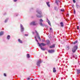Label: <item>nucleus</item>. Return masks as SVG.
Segmentation results:
<instances>
[{
	"label": "nucleus",
	"instance_id": "obj_1",
	"mask_svg": "<svg viewBox=\"0 0 80 80\" xmlns=\"http://www.w3.org/2000/svg\"><path fill=\"white\" fill-rule=\"evenodd\" d=\"M35 32L36 33V37H35V38L36 39V41H37V42H38V46L39 47H40V43H39L38 42V40H37V39L36 37H37L38 38L39 40H40V36L38 35V32H37V31H35Z\"/></svg>",
	"mask_w": 80,
	"mask_h": 80
},
{
	"label": "nucleus",
	"instance_id": "obj_2",
	"mask_svg": "<svg viewBox=\"0 0 80 80\" xmlns=\"http://www.w3.org/2000/svg\"><path fill=\"white\" fill-rule=\"evenodd\" d=\"M46 44L44 43H41L40 44L41 49L42 50L44 51L45 50V48H44V46H45Z\"/></svg>",
	"mask_w": 80,
	"mask_h": 80
},
{
	"label": "nucleus",
	"instance_id": "obj_3",
	"mask_svg": "<svg viewBox=\"0 0 80 80\" xmlns=\"http://www.w3.org/2000/svg\"><path fill=\"white\" fill-rule=\"evenodd\" d=\"M36 12L37 13L36 15L37 17L40 18V9H37L36 10Z\"/></svg>",
	"mask_w": 80,
	"mask_h": 80
},
{
	"label": "nucleus",
	"instance_id": "obj_4",
	"mask_svg": "<svg viewBox=\"0 0 80 80\" xmlns=\"http://www.w3.org/2000/svg\"><path fill=\"white\" fill-rule=\"evenodd\" d=\"M77 49H78V46H74L72 48V51L73 53H75Z\"/></svg>",
	"mask_w": 80,
	"mask_h": 80
},
{
	"label": "nucleus",
	"instance_id": "obj_5",
	"mask_svg": "<svg viewBox=\"0 0 80 80\" xmlns=\"http://www.w3.org/2000/svg\"><path fill=\"white\" fill-rule=\"evenodd\" d=\"M36 64L38 67H40V60H38Z\"/></svg>",
	"mask_w": 80,
	"mask_h": 80
},
{
	"label": "nucleus",
	"instance_id": "obj_6",
	"mask_svg": "<svg viewBox=\"0 0 80 80\" xmlns=\"http://www.w3.org/2000/svg\"><path fill=\"white\" fill-rule=\"evenodd\" d=\"M20 28L21 31L22 32H23V31H24V28L23 27V25H22V24L20 25Z\"/></svg>",
	"mask_w": 80,
	"mask_h": 80
},
{
	"label": "nucleus",
	"instance_id": "obj_7",
	"mask_svg": "<svg viewBox=\"0 0 80 80\" xmlns=\"http://www.w3.org/2000/svg\"><path fill=\"white\" fill-rule=\"evenodd\" d=\"M30 25H36V23H35V22L33 21L30 23Z\"/></svg>",
	"mask_w": 80,
	"mask_h": 80
},
{
	"label": "nucleus",
	"instance_id": "obj_8",
	"mask_svg": "<svg viewBox=\"0 0 80 80\" xmlns=\"http://www.w3.org/2000/svg\"><path fill=\"white\" fill-rule=\"evenodd\" d=\"M48 52H49V53H52L55 52V51L53 50H49L48 51Z\"/></svg>",
	"mask_w": 80,
	"mask_h": 80
},
{
	"label": "nucleus",
	"instance_id": "obj_9",
	"mask_svg": "<svg viewBox=\"0 0 80 80\" xmlns=\"http://www.w3.org/2000/svg\"><path fill=\"white\" fill-rule=\"evenodd\" d=\"M47 22H48V24L50 25V26H51V23H50V21L48 20V19H47Z\"/></svg>",
	"mask_w": 80,
	"mask_h": 80
},
{
	"label": "nucleus",
	"instance_id": "obj_10",
	"mask_svg": "<svg viewBox=\"0 0 80 80\" xmlns=\"http://www.w3.org/2000/svg\"><path fill=\"white\" fill-rule=\"evenodd\" d=\"M40 26H41V27H43L45 26L44 24H43L42 23V22H40Z\"/></svg>",
	"mask_w": 80,
	"mask_h": 80
},
{
	"label": "nucleus",
	"instance_id": "obj_11",
	"mask_svg": "<svg viewBox=\"0 0 80 80\" xmlns=\"http://www.w3.org/2000/svg\"><path fill=\"white\" fill-rule=\"evenodd\" d=\"M3 31H2L1 32H0V36L3 35Z\"/></svg>",
	"mask_w": 80,
	"mask_h": 80
},
{
	"label": "nucleus",
	"instance_id": "obj_12",
	"mask_svg": "<svg viewBox=\"0 0 80 80\" xmlns=\"http://www.w3.org/2000/svg\"><path fill=\"white\" fill-rule=\"evenodd\" d=\"M78 74H79L80 73V69H77Z\"/></svg>",
	"mask_w": 80,
	"mask_h": 80
},
{
	"label": "nucleus",
	"instance_id": "obj_13",
	"mask_svg": "<svg viewBox=\"0 0 80 80\" xmlns=\"http://www.w3.org/2000/svg\"><path fill=\"white\" fill-rule=\"evenodd\" d=\"M55 48V44H53L52 46H51L50 47V48Z\"/></svg>",
	"mask_w": 80,
	"mask_h": 80
},
{
	"label": "nucleus",
	"instance_id": "obj_14",
	"mask_svg": "<svg viewBox=\"0 0 80 80\" xmlns=\"http://www.w3.org/2000/svg\"><path fill=\"white\" fill-rule=\"evenodd\" d=\"M46 3L48 6L49 7H50V4H49V2H47Z\"/></svg>",
	"mask_w": 80,
	"mask_h": 80
},
{
	"label": "nucleus",
	"instance_id": "obj_15",
	"mask_svg": "<svg viewBox=\"0 0 80 80\" xmlns=\"http://www.w3.org/2000/svg\"><path fill=\"white\" fill-rule=\"evenodd\" d=\"M78 42V41H76L75 42H72V44L75 45L76 43H77Z\"/></svg>",
	"mask_w": 80,
	"mask_h": 80
},
{
	"label": "nucleus",
	"instance_id": "obj_16",
	"mask_svg": "<svg viewBox=\"0 0 80 80\" xmlns=\"http://www.w3.org/2000/svg\"><path fill=\"white\" fill-rule=\"evenodd\" d=\"M46 42L47 43V44H50V41H49V40H47L46 41Z\"/></svg>",
	"mask_w": 80,
	"mask_h": 80
},
{
	"label": "nucleus",
	"instance_id": "obj_17",
	"mask_svg": "<svg viewBox=\"0 0 80 80\" xmlns=\"http://www.w3.org/2000/svg\"><path fill=\"white\" fill-rule=\"evenodd\" d=\"M56 72V70H55V68H53V72L55 73V72Z\"/></svg>",
	"mask_w": 80,
	"mask_h": 80
},
{
	"label": "nucleus",
	"instance_id": "obj_18",
	"mask_svg": "<svg viewBox=\"0 0 80 80\" xmlns=\"http://www.w3.org/2000/svg\"><path fill=\"white\" fill-rule=\"evenodd\" d=\"M18 41L19 43H22V41H21L20 39H18Z\"/></svg>",
	"mask_w": 80,
	"mask_h": 80
},
{
	"label": "nucleus",
	"instance_id": "obj_19",
	"mask_svg": "<svg viewBox=\"0 0 80 80\" xmlns=\"http://www.w3.org/2000/svg\"><path fill=\"white\" fill-rule=\"evenodd\" d=\"M60 24L61 25V27H63V22H61Z\"/></svg>",
	"mask_w": 80,
	"mask_h": 80
},
{
	"label": "nucleus",
	"instance_id": "obj_20",
	"mask_svg": "<svg viewBox=\"0 0 80 80\" xmlns=\"http://www.w3.org/2000/svg\"><path fill=\"white\" fill-rule=\"evenodd\" d=\"M10 35H8L7 37V38L8 39V40H9L10 39Z\"/></svg>",
	"mask_w": 80,
	"mask_h": 80
},
{
	"label": "nucleus",
	"instance_id": "obj_21",
	"mask_svg": "<svg viewBox=\"0 0 80 80\" xmlns=\"http://www.w3.org/2000/svg\"><path fill=\"white\" fill-rule=\"evenodd\" d=\"M40 17H43V14H42V12H40Z\"/></svg>",
	"mask_w": 80,
	"mask_h": 80
},
{
	"label": "nucleus",
	"instance_id": "obj_22",
	"mask_svg": "<svg viewBox=\"0 0 80 80\" xmlns=\"http://www.w3.org/2000/svg\"><path fill=\"white\" fill-rule=\"evenodd\" d=\"M27 57L28 58H30V55H29V54H27Z\"/></svg>",
	"mask_w": 80,
	"mask_h": 80
},
{
	"label": "nucleus",
	"instance_id": "obj_23",
	"mask_svg": "<svg viewBox=\"0 0 80 80\" xmlns=\"http://www.w3.org/2000/svg\"><path fill=\"white\" fill-rule=\"evenodd\" d=\"M43 22V20H42V19H40V23H42V22Z\"/></svg>",
	"mask_w": 80,
	"mask_h": 80
},
{
	"label": "nucleus",
	"instance_id": "obj_24",
	"mask_svg": "<svg viewBox=\"0 0 80 80\" xmlns=\"http://www.w3.org/2000/svg\"><path fill=\"white\" fill-rule=\"evenodd\" d=\"M69 47L67 46V47L66 48V49L67 50H68L69 49Z\"/></svg>",
	"mask_w": 80,
	"mask_h": 80
},
{
	"label": "nucleus",
	"instance_id": "obj_25",
	"mask_svg": "<svg viewBox=\"0 0 80 80\" xmlns=\"http://www.w3.org/2000/svg\"><path fill=\"white\" fill-rule=\"evenodd\" d=\"M59 1L57 0V1H56V3H57V5H58V2H59Z\"/></svg>",
	"mask_w": 80,
	"mask_h": 80
},
{
	"label": "nucleus",
	"instance_id": "obj_26",
	"mask_svg": "<svg viewBox=\"0 0 80 80\" xmlns=\"http://www.w3.org/2000/svg\"><path fill=\"white\" fill-rule=\"evenodd\" d=\"M76 6L77 8H78V7H79V6L78 4H76Z\"/></svg>",
	"mask_w": 80,
	"mask_h": 80
},
{
	"label": "nucleus",
	"instance_id": "obj_27",
	"mask_svg": "<svg viewBox=\"0 0 80 80\" xmlns=\"http://www.w3.org/2000/svg\"><path fill=\"white\" fill-rule=\"evenodd\" d=\"M44 26L46 28H48V27H47V25H45V24Z\"/></svg>",
	"mask_w": 80,
	"mask_h": 80
},
{
	"label": "nucleus",
	"instance_id": "obj_28",
	"mask_svg": "<svg viewBox=\"0 0 80 80\" xmlns=\"http://www.w3.org/2000/svg\"><path fill=\"white\" fill-rule=\"evenodd\" d=\"M61 11L62 12H63V11H64V9H62L61 10Z\"/></svg>",
	"mask_w": 80,
	"mask_h": 80
},
{
	"label": "nucleus",
	"instance_id": "obj_29",
	"mask_svg": "<svg viewBox=\"0 0 80 80\" xmlns=\"http://www.w3.org/2000/svg\"><path fill=\"white\" fill-rule=\"evenodd\" d=\"M7 20H8V19H7L6 20H5V23H6L7 22Z\"/></svg>",
	"mask_w": 80,
	"mask_h": 80
},
{
	"label": "nucleus",
	"instance_id": "obj_30",
	"mask_svg": "<svg viewBox=\"0 0 80 80\" xmlns=\"http://www.w3.org/2000/svg\"><path fill=\"white\" fill-rule=\"evenodd\" d=\"M73 2H74V3H75L76 2L75 0H73Z\"/></svg>",
	"mask_w": 80,
	"mask_h": 80
},
{
	"label": "nucleus",
	"instance_id": "obj_31",
	"mask_svg": "<svg viewBox=\"0 0 80 80\" xmlns=\"http://www.w3.org/2000/svg\"><path fill=\"white\" fill-rule=\"evenodd\" d=\"M4 76L5 77H6V76H7V75H6V74H5V73H4Z\"/></svg>",
	"mask_w": 80,
	"mask_h": 80
},
{
	"label": "nucleus",
	"instance_id": "obj_32",
	"mask_svg": "<svg viewBox=\"0 0 80 80\" xmlns=\"http://www.w3.org/2000/svg\"><path fill=\"white\" fill-rule=\"evenodd\" d=\"M77 29H78V30H79V26H77Z\"/></svg>",
	"mask_w": 80,
	"mask_h": 80
},
{
	"label": "nucleus",
	"instance_id": "obj_33",
	"mask_svg": "<svg viewBox=\"0 0 80 80\" xmlns=\"http://www.w3.org/2000/svg\"><path fill=\"white\" fill-rule=\"evenodd\" d=\"M54 9H55V10H57V7H55Z\"/></svg>",
	"mask_w": 80,
	"mask_h": 80
},
{
	"label": "nucleus",
	"instance_id": "obj_34",
	"mask_svg": "<svg viewBox=\"0 0 80 80\" xmlns=\"http://www.w3.org/2000/svg\"><path fill=\"white\" fill-rule=\"evenodd\" d=\"M74 14H75V13H76L75 10H74Z\"/></svg>",
	"mask_w": 80,
	"mask_h": 80
},
{
	"label": "nucleus",
	"instance_id": "obj_35",
	"mask_svg": "<svg viewBox=\"0 0 80 80\" xmlns=\"http://www.w3.org/2000/svg\"><path fill=\"white\" fill-rule=\"evenodd\" d=\"M27 79H28V80H29L30 79V78H27Z\"/></svg>",
	"mask_w": 80,
	"mask_h": 80
},
{
	"label": "nucleus",
	"instance_id": "obj_36",
	"mask_svg": "<svg viewBox=\"0 0 80 80\" xmlns=\"http://www.w3.org/2000/svg\"><path fill=\"white\" fill-rule=\"evenodd\" d=\"M28 34H25V36H28Z\"/></svg>",
	"mask_w": 80,
	"mask_h": 80
},
{
	"label": "nucleus",
	"instance_id": "obj_37",
	"mask_svg": "<svg viewBox=\"0 0 80 80\" xmlns=\"http://www.w3.org/2000/svg\"><path fill=\"white\" fill-rule=\"evenodd\" d=\"M50 30H52V28H50Z\"/></svg>",
	"mask_w": 80,
	"mask_h": 80
},
{
	"label": "nucleus",
	"instance_id": "obj_38",
	"mask_svg": "<svg viewBox=\"0 0 80 80\" xmlns=\"http://www.w3.org/2000/svg\"><path fill=\"white\" fill-rule=\"evenodd\" d=\"M17 0H14V2H17Z\"/></svg>",
	"mask_w": 80,
	"mask_h": 80
},
{
	"label": "nucleus",
	"instance_id": "obj_39",
	"mask_svg": "<svg viewBox=\"0 0 80 80\" xmlns=\"http://www.w3.org/2000/svg\"><path fill=\"white\" fill-rule=\"evenodd\" d=\"M32 34H34V32H32Z\"/></svg>",
	"mask_w": 80,
	"mask_h": 80
},
{
	"label": "nucleus",
	"instance_id": "obj_40",
	"mask_svg": "<svg viewBox=\"0 0 80 80\" xmlns=\"http://www.w3.org/2000/svg\"><path fill=\"white\" fill-rule=\"evenodd\" d=\"M69 16V14H67V16Z\"/></svg>",
	"mask_w": 80,
	"mask_h": 80
},
{
	"label": "nucleus",
	"instance_id": "obj_41",
	"mask_svg": "<svg viewBox=\"0 0 80 80\" xmlns=\"http://www.w3.org/2000/svg\"><path fill=\"white\" fill-rule=\"evenodd\" d=\"M77 59V58L76 57L75 58V59Z\"/></svg>",
	"mask_w": 80,
	"mask_h": 80
},
{
	"label": "nucleus",
	"instance_id": "obj_42",
	"mask_svg": "<svg viewBox=\"0 0 80 80\" xmlns=\"http://www.w3.org/2000/svg\"><path fill=\"white\" fill-rule=\"evenodd\" d=\"M56 0V1H57V0H58V1H59V0Z\"/></svg>",
	"mask_w": 80,
	"mask_h": 80
},
{
	"label": "nucleus",
	"instance_id": "obj_43",
	"mask_svg": "<svg viewBox=\"0 0 80 80\" xmlns=\"http://www.w3.org/2000/svg\"><path fill=\"white\" fill-rule=\"evenodd\" d=\"M40 62H42V61H41H41H40Z\"/></svg>",
	"mask_w": 80,
	"mask_h": 80
},
{
	"label": "nucleus",
	"instance_id": "obj_44",
	"mask_svg": "<svg viewBox=\"0 0 80 80\" xmlns=\"http://www.w3.org/2000/svg\"><path fill=\"white\" fill-rule=\"evenodd\" d=\"M31 80H33V79H31Z\"/></svg>",
	"mask_w": 80,
	"mask_h": 80
},
{
	"label": "nucleus",
	"instance_id": "obj_45",
	"mask_svg": "<svg viewBox=\"0 0 80 80\" xmlns=\"http://www.w3.org/2000/svg\"><path fill=\"white\" fill-rule=\"evenodd\" d=\"M43 42H44V40H42Z\"/></svg>",
	"mask_w": 80,
	"mask_h": 80
},
{
	"label": "nucleus",
	"instance_id": "obj_46",
	"mask_svg": "<svg viewBox=\"0 0 80 80\" xmlns=\"http://www.w3.org/2000/svg\"><path fill=\"white\" fill-rule=\"evenodd\" d=\"M79 31H80V30H79Z\"/></svg>",
	"mask_w": 80,
	"mask_h": 80
}]
</instances>
